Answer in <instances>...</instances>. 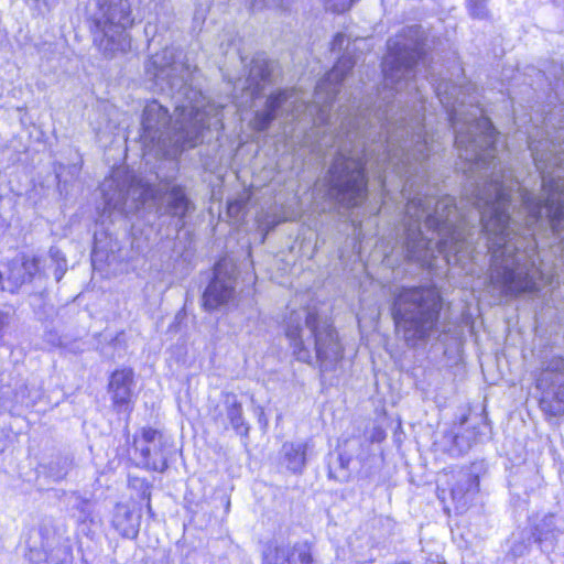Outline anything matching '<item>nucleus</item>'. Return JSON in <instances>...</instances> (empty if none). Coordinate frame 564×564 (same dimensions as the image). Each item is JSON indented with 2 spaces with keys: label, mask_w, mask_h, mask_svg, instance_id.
I'll return each instance as SVG.
<instances>
[{
  "label": "nucleus",
  "mask_w": 564,
  "mask_h": 564,
  "mask_svg": "<svg viewBox=\"0 0 564 564\" xmlns=\"http://www.w3.org/2000/svg\"><path fill=\"white\" fill-rule=\"evenodd\" d=\"M355 61L343 55L317 83L312 105L294 89L272 94L264 108L257 110L251 121L256 131L264 132L272 121L284 123L306 111L316 112L314 134L317 140L311 151L319 156L334 154L332 164L314 193L325 198L329 209L359 206L367 197L366 165L377 169L383 191L389 174L402 182L401 195L406 199L402 252L410 261L427 264L435 251L447 262L474 259V242L482 240V110L467 102L468 88L449 80L432 79L440 102L446 110L455 133V147L466 163L464 172L474 178L473 189L458 207L452 196L435 199L427 185V158L433 145L424 128V106L395 110L398 98L384 109L368 107L340 111L339 130L328 127L329 111L341 82L352 69Z\"/></svg>",
  "instance_id": "f257e3e1"
},
{
  "label": "nucleus",
  "mask_w": 564,
  "mask_h": 564,
  "mask_svg": "<svg viewBox=\"0 0 564 564\" xmlns=\"http://www.w3.org/2000/svg\"><path fill=\"white\" fill-rule=\"evenodd\" d=\"M154 86L174 105V119L156 99L147 100L141 115L142 148L155 156L176 159L203 141L207 129H223V107L210 101L198 84V68L182 50L167 46L151 56L145 65Z\"/></svg>",
  "instance_id": "f03ea898"
},
{
  "label": "nucleus",
  "mask_w": 564,
  "mask_h": 564,
  "mask_svg": "<svg viewBox=\"0 0 564 564\" xmlns=\"http://www.w3.org/2000/svg\"><path fill=\"white\" fill-rule=\"evenodd\" d=\"M100 189L105 209L126 215L138 210L150 198L153 199L156 214L174 218L177 231L185 226L187 214L195 208L182 186L174 185L161 193L122 170L113 171L101 183Z\"/></svg>",
  "instance_id": "7ed1b4c3"
},
{
  "label": "nucleus",
  "mask_w": 564,
  "mask_h": 564,
  "mask_svg": "<svg viewBox=\"0 0 564 564\" xmlns=\"http://www.w3.org/2000/svg\"><path fill=\"white\" fill-rule=\"evenodd\" d=\"M285 335L297 360L311 364L315 354L323 371L332 370L343 357V347L330 322L314 308L290 313Z\"/></svg>",
  "instance_id": "20e7f679"
},
{
  "label": "nucleus",
  "mask_w": 564,
  "mask_h": 564,
  "mask_svg": "<svg viewBox=\"0 0 564 564\" xmlns=\"http://www.w3.org/2000/svg\"><path fill=\"white\" fill-rule=\"evenodd\" d=\"M442 300L432 288H403L395 295V329L409 347L426 343L438 333Z\"/></svg>",
  "instance_id": "39448f33"
},
{
  "label": "nucleus",
  "mask_w": 564,
  "mask_h": 564,
  "mask_svg": "<svg viewBox=\"0 0 564 564\" xmlns=\"http://www.w3.org/2000/svg\"><path fill=\"white\" fill-rule=\"evenodd\" d=\"M138 0H88L84 17L93 42L107 58L131 46L129 30L134 24L132 7Z\"/></svg>",
  "instance_id": "423d86ee"
},
{
  "label": "nucleus",
  "mask_w": 564,
  "mask_h": 564,
  "mask_svg": "<svg viewBox=\"0 0 564 564\" xmlns=\"http://www.w3.org/2000/svg\"><path fill=\"white\" fill-rule=\"evenodd\" d=\"M423 41V30L420 25L403 28L388 41L389 52L382 62L386 88L394 90L400 96L402 91H414L416 99L421 100L415 77L419 63L425 62Z\"/></svg>",
  "instance_id": "0eeeda50"
},
{
  "label": "nucleus",
  "mask_w": 564,
  "mask_h": 564,
  "mask_svg": "<svg viewBox=\"0 0 564 564\" xmlns=\"http://www.w3.org/2000/svg\"><path fill=\"white\" fill-rule=\"evenodd\" d=\"M535 388L540 392V409L545 415H564V357L552 355L540 361Z\"/></svg>",
  "instance_id": "6e6552de"
},
{
  "label": "nucleus",
  "mask_w": 564,
  "mask_h": 564,
  "mask_svg": "<svg viewBox=\"0 0 564 564\" xmlns=\"http://www.w3.org/2000/svg\"><path fill=\"white\" fill-rule=\"evenodd\" d=\"M237 268L227 260L215 264L214 276L203 294L206 311L236 304Z\"/></svg>",
  "instance_id": "1a4fd4ad"
},
{
  "label": "nucleus",
  "mask_w": 564,
  "mask_h": 564,
  "mask_svg": "<svg viewBox=\"0 0 564 564\" xmlns=\"http://www.w3.org/2000/svg\"><path fill=\"white\" fill-rule=\"evenodd\" d=\"M134 449L144 468L162 473L167 467L165 442L159 431L143 429L141 436L134 438Z\"/></svg>",
  "instance_id": "9d476101"
},
{
  "label": "nucleus",
  "mask_w": 564,
  "mask_h": 564,
  "mask_svg": "<svg viewBox=\"0 0 564 564\" xmlns=\"http://www.w3.org/2000/svg\"><path fill=\"white\" fill-rule=\"evenodd\" d=\"M262 558L263 564H315L312 545L307 541L294 544L269 542L262 551Z\"/></svg>",
  "instance_id": "9b49d317"
},
{
  "label": "nucleus",
  "mask_w": 564,
  "mask_h": 564,
  "mask_svg": "<svg viewBox=\"0 0 564 564\" xmlns=\"http://www.w3.org/2000/svg\"><path fill=\"white\" fill-rule=\"evenodd\" d=\"M66 533L64 524L51 528L44 525L41 529L42 547L52 564H67L73 560V546Z\"/></svg>",
  "instance_id": "f8f14e48"
},
{
  "label": "nucleus",
  "mask_w": 564,
  "mask_h": 564,
  "mask_svg": "<svg viewBox=\"0 0 564 564\" xmlns=\"http://www.w3.org/2000/svg\"><path fill=\"white\" fill-rule=\"evenodd\" d=\"M40 262L41 260L37 258L24 259L22 262H10L4 281L6 285H2V290L13 293L23 284L33 282L42 286L45 274L40 269Z\"/></svg>",
  "instance_id": "ddd939ff"
},
{
  "label": "nucleus",
  "mask_w": 564,
  "mask_h": 564,
  "mask_svg": "<svg viewBox=\"0 0 564 564\" xmlns=\"http://www.w3.org/2000/svg\"><path fill=\"white\" fill-rule=\"evenodd\" d=\"M213 420L224 427H227L226 421H228L232 430L241 436H247L249 433L250 426L243 416L242 404L232 392L223 393L221 405L215 409Z\"/></svg>",
  "instance_id": "4468645a"
},
{
  "label": "nucleus",
  "mask_w": 564,
  "mask_h": 564,
  "mask_svg": "<svg viewBox=\"0 0 564 564\" xmlns=\"http://www.w3.org/2000/svg\"><path fill=\"white\" fill-rule=\"evenodd\" d=\"M272 70V62L263 57H256L252 59L249 75L242 88L250 101L259 98L265 86L271 84Z\"/></svg>",
  "instance_id": "2eb2a0df"
},
{
  "label": "nucleus",
  "mask_w": 564,
  "mask_h": 564,
  "mask_svg": "<svg viewBox=\"0 0 564 564\" xmlns=\"http://www.w3.org/2000/svg\"><path fill=\"white\" fill-rule=\"evenodd\" d=\"M563 530L564 521L558 519L554 513H547L534 525L532 535L534 542L540 545L541 551L550 553L554 550L557 538Z\"/></svg>",
  "instance_id": "dca6fc26"
},
{
  "label": "nucleus",
  "mask_w": 564,
  "mask_h": 564,
  "mask_svg": "<svg viewBox=\"0 0 564 564\" xmlns=\"http://www.w3.org/2000/svg\"><path fill=\"white\" fill-rule=\"evenodd\" d=\"M141 524V513L128 505L118 503L112 517V527L126 539H135Z\"/></svg>",
  "instance_id": "f3484780"
},
{
  "label": "nucleus",
  "mask_w": 564,
  "mask_h": 564,
  "mask_svg": "<svg viewBox=\"0 0 564 564\" xmlns=\"http://www.w3.org/2000/svg\"><path fill=\"white\" fill-rule=\"evenodd\" d=\"M134 373L132 369L124 368L112 372L109 380V392L116 406L128 405L132 399Z\"/></svg>",
  "instance_id": "a211bd4d"
},
{
  "label": "nucleus",
  "mask_w": 564,
  "mask_h": 564,
  "mask_svg": "<svg viewBox=\"0 0 564 564\" xmlns=\"http://www.w3.org/2000/svg\"><path fill=\"white\" fill-rule=\"evenodd\" d=\"M456 484L451 489L452 498L460 505L462 508L473 500L474 496L479 490L478 476L473 474L469 469H460L456 475Z\"/></svg>",
  "instance_id": "6ab92c4d"
},
{
  "label": "nucleus",
  "mask_w": 564,
  "mask_h": 564,
  "mask_svg": "<svg viewBox=\"0 0 564 564\" xmlns=\"http://www.w3.org/2000/svg\"><path fill=\"white\" fill-rule=\"evenodd\" d=\"M306 463L305 443H284L281 448V464L290 471L301 473Z\"/></svg>",
  "instance_id": "aec40b11"
},
{
  "label": "nucleus",
  "mask_w": 564,
  "mask_h": 564,
  "mask_svg": "<svg viewBox=\"0 0 564 564\" xmlns=\"http://www.w3.org/2000/svg\"><path fill=\"white\" fill-rule=\"evenodd\" d=\"M41 260L40 269L44 272L45 279L47 278L46 269L54 268V278L59 282L67 271V260L64 253L56 247H51L48 254L44 258L36 257Z\"/></svg>",
  "instance_id": "412c9836"
},
{
  "label": "nucleus",
  "mask_w": 564,
  "mask_h": 564,
  "mask_svg": "<svg viewBox=\"0 0 564 564\" xmlns=\"http://www.w3.org/2000/svg\"><path fill=\"white\" fill-rule=\"evenodd\" d=\"M73 509L77 511L76 518L79 523H95L97 516L94 511V502L79 495L73 496Z\"/></svg>",
  "instance_id": "4be33fe9"
},
{
  "label": "nucleus",
  "mask_w": 564,
  "mask_h": 564,
  "mask_svg": "<svg viewBox=\"0 0 564 564\" xmlns=\"http://www.w3.org/2000/svg\"><path fill=\"white\" fill-rule=\"evenodd\" d=\"M487 0H468L467 7L469 13L475 19L485 20L490 17V12L486 6Z\"/></svg>",
  "instance_id": "5701e85b"
},
{
  "label": "nucleus",
  "mask_w": 564,
  "mask_h": 564,
  "mask_svg": "<svg viewBox=\"0 0 564 564\" xmlns=\"http://www.w3.org/2000/svg\"><path fill=\"white\" fill-rule=\"evenodd\" d=\"M31 8L37 15L45 17L57 4V0H31Z\"/></svg>",
  "instance_id": "b1692460"
},
{
  "label": "nucleus",
  "mask_w": 564,
  "mask_h": 564,
  "mask_svg": "<svg viewBox=\"0 0 564 564\" xmlns=\"http://www.w3.org/2000/svg\"><path fill=\"white\" fill-rule=\"evenodd\" d=\"M325 8L332 12L341 13L351 8L355 0H323Z\"/></svg>",
  "instance_id": "393cba45"
},
{
  "label": "nucleus",
  "mask_w": 564,
  "mask_h": 564,
  "mask_svg": "<svg viewBox=\"0 0 564 564\" xmlns=\"http://www.w3.org/2000/svg\"><path fill=\"white\" fill-rule=\"evenodd\" d=\"M347 42V37L344 33H337L332 42V51L339 52Z\"/></svg>",
  "instance_id": "a878e982"
},
{
  "label": "nucleus",
  "mask_w": 564,
  "mask_h": 564,
  "mask_svg": "<svg viewBox=\"0 0 564 564\" xmlns=\"http://www.w3.org/2000/svg\"><path fill=\"white\" fill-rule=\"evenodd\" d=\"M242 208V205L240 202H232L228 205V214L232 217H238V214L240 213Z\"/></svg>",
  "instance_id": "bb28decb"
},
{
  "label": "nucleus",
  "mask_w": 564,
  "mask_h": 564,
  "mask_svg": "<svg viewBox=\"0 0 564 564\" xmlns=\"http://www.w3.org/2000/svg\"><path fill=\"white\" fill-rule=\"evenodd\" d=\"M142 496H143V498L148 499L147 509H148V512L150 514H152V507H151V503H150V496H151V494L149 491V486L148 485H145V488L142 491Z\"/></svg>",
  "instance_id": "cd10ccee"
},
{
  "label": "nucleus",
  "mask_w": 564,
  "mask_h": 564,
  "mask_svg": "<svg viewBox=\"0 0 564 564\" xmlns=\"http://www.w3.org/2000/svg\"><path fill=\"white\" fill-rule=\"evenodd\" d=\"M527 549L525 545H521L519 549L517 546L512 547V553L514 555H522L523 551Z\"/></svg>",
  "instance_id": "c85d7f7f"
},
{
  "label": "nucleus",
  "mask_w": 564,
  "mask_h": 564,
  "mask_svg": "<svg viewBox=\"0 0 564 564\" xmlns=\"http://www.w3.org/2000/svg\"><path fill=\"white\" fill-rule=\"evenodd\" d=\"M4 325H6V315L0 312V330L4 327Z\"/></svg>",
  "instance_id": "c756f323"
},
{
  "label": "nucleus",
  "mask_w": 564,
  "mask_h": 564,
  "mask_svg": "<svg viewBox=\"0 0 564 564\" xmlns=\"http://www.w3.org/2000/svg\"><path fill=\"white\" fill-rule=\"evenodd\" d=\"M0 285H6V283H3V278H2V273L0 272Z\"/></svg>",
  "instance_id": "7c9ffc66"
},
{
  "label": "nucleus",
  "mask_w": 564,
  "mask_h": 564,
  "mask_svg": "<svg viewBox=\"0 0 564 564\" xmlns=\"http://www.w3.org/2000/svg\"><path fill=\"white\" fill-rule=\"evenodd\" d=\"M65 474H66V473L61 474V475H57V476H56V479H61V478H63V477L65 476Z\"/></svg>",
  "instance_id": "2f4dec72"
},
{
  "label": "nucleus",
  "mask_w": 564,
  "mask_h": 564,
  "mask_svg": "<svg viewBox=\"0 0 564 564\" xmlns=\"http://www.w3.org/2000/svg\"><path fill=\"white\" fill-rule=\"evenodd\" d=\"M459 438H460V436H458V435L455 437V442H456L457 444H458Z\"/></svg>",
  "instance_id": "473e14b6"
}]
</instances>
